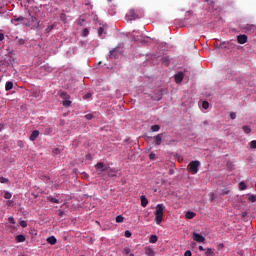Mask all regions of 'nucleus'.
Returning a JSON list of instances; mask_svg holds the SVG:
<instances>
[{
  "label": "nucleus",
  "mask_w": 256,
  "mask_h": 256,
  "mask_svg": "<svg viewBox=\"0 0 256 256\" xmlns=\"http://www.w3.org/2000/svg\"><path fill=\"white\" fill-rule=\"evenodd\" d=\"M122 253H123V255H129L131 253V249L130 248H124Z\"/></svg>",
  "instance_id": "obj_31"
},
{
  "label": "nucleus",
  "mask_w": 256,
  "mask_h": 256,
  "mask_svg": "<svg viewBox=\"0 0 256 256\" xmlns=\"http://www.w3.org/2000/svg\"><path fill=\"white\" fill-rule=\"evenodd\" d=\"M0 183H9V179L5 177H0Z\"/></svg>",
  "instance_id": "obj_36"
},
{
  "label": "nucleus",
  "mask_w": 256,
  "mask_h": 256,
  "mask_svg": "<svg viewBox=\"0 0 256 256\" xmlns=\"http://www.w3.org/2000/svg\"><path fill=\"white\" fill-rule=\"evenodd\" d=\"M161 129V126L159 125H153L151 126V131H153L154 133H157V131H159Z\"/></svg>",
  "instance_id": "obj_22"
},
{
  "label": "nucleus",
  "mask_w": 256,
  "mask_h": 256,
  "mask_svg": "<svg viewBox=\"0 0 256 256\" xmlns=\"http://www.w3.org/2000/svg\"><path fill=\"white\" fill-rule=\"evenodd\" d=\"M58 215H59V217H63V215H65V212H63V210H59Z\"/></svg>",
  "instance_id": "obj_48"
},
{
  "label": "nucleus",
  "mask_w": 256,
  "mask_h": 256,
  "mask_svg": "<svg viewBox=\"0 0 256 256\" xmlns=\"http://www.w3.org/2000/svg\"><path fill=\"white\" fill-rule=\"evenodd\" d=\"M17 243H25V235L20 234L15 237Z\"/></svg>",
  "instance_id": "obj_14"
},
{
  "label": "nucleus",
  "mask_w": 256,
  "mask_h": 256,
  "mask_svg": "<svg viewBox=\"0 0 256 256\" xmlns=\"http://www.w3.org/2000/svg\"><path fill=\"white\" fill-rule=\"evenodd\" d=\"M184 256H192L191 250H187V251L184 253Z\"/></svg>",
  "instance_id": "obj_47"
},
{
  "label": "nucleus",
  "mask_w": 256,
  "mask_h": 256,
  "mask_svg": "<svg viewBox=\"0 0 256 256\" xmlns=\"http://www.w3.org/2000/svg\"><path fill=\"white\" fill-rule=\"evenodd\" d=\"M222 48H226V46H225V42L224 43H222L221 45H220Z\"/></svg>",
  "instance_id": "obj_53"
},
{
  "label": "nucleus",
  "mask_w": 256,
  "mask_h": 256,
  "mask_svg": "<svg viewBox=\"0 0 256 256\" xmlns=\"http://www.w3.org/2000/svg\"><path fill=\"white\" fill-rule=\"evenodd\" d=\"M245 189H247V184H245V182H240L239 183V190L240 191H245Z\"/></svg>",
  "instance_id": "obj_21"
},
{
  "label": "nucleus",
  "mask_w": 256,
  "mask_h": 256,
  "mask_svg": "<svg viewBox=\"0 0 256 256\" xmlns=\"http://www.w3.org/2000/svg\"><path fill=\"white\" fill-rule=\"evenodd\" d=\"M164 210H165V206L163 204H158L156 206V211L154 212L156 225H161V223H163Z\"/></svg>",
  "instance_id": "obj_1"
},
{
  "label": "nucleus",
  "mask_w": 256,
  "mask_h": 256,
  "mask_svg": "<svg viewBox=\"0 0 256 256\" xmlns=\"http://www.w3.org/2000/svg\"><path fill=\"white\" fill-rule=\"evenodd\" d=\"M83 37H87L89 35V29L85 28L82 33Z\"/></svg>",
  "instance_id": "obj_37"
},
{
  "label": "nucleus",
  "mask_w": 256,
  "mask_h": 256,
  "mask_svg": "<svg viewBox=\"0 0 256 256\" xmlns=\"http://www.w3.org/2000/svg\"><path fill=\"white\" fill-rule=\"evenodd\" d=\"M154 141V145H161V143H163V133L157 134L156 136L153 137Z\"/></svg>",
  "instance_id": "obj_6"
},
{
  "label": "nucleus",
  "mask_w": 256,
  "mask_h": 256,
  "mask_svg": "<svg viewBox=\"0 0 256 256\" xmlns=\"http://www.w3.org/2000/svg\"><path fill=\"white\" fill-rule=\"evenodd\" d=\"M202 107H203V109H209V102L204 101V102L202 103Z\"/></svg>",
  "instance_id": "obj_35"
},
{
  "label": "nucleus",
  "mask_w": 256,
  "mask_h": 256,
  "mask_svg": "<svg viewBox=\"0 0 256 256\" xmlns=\"http://www.w3.org/2000/svg\"><path fill=\"white\" fill-rule=\"evenodd\" d=\"M248 201L250 203H256V195L255 194H252L248 197Z\"/></svg>",
  "instance_id": "obj_23"
},
{
  "label": "nucleus",
  "mask_w": 256,
  "mask_h": 256,
  "mask_svg": "<svg viewBox=\"0 0 256 256\" xmlns=\"http://www.w3.org/2000/svg\"><path fill=\"white\" fill-rule=\"evenodd\" d=\"M128 17L130 19V21H135V19H139V15L137 14V12L132 9L128 12Z\"/></svg>",
  "instance_id": "obj_7"
},
{
  "label": "nucleus",
  "mask_w": 256,
  "mask_h": 256,
  "mask_svg": "<svg viewBox=\"0 0 256 256\" xmlns=\"http://www.w3.org/2000/svg\"><path fill=\"white\" fill-rule=\"evenodd\" d=\"M198 249L199 251H205V248H203V246H199Z\"/></svg>",
  "instance_id": "obj_52"
},
{
  "label": "nucleus",
  "mask_w": 256,
  "mask_h": 256,
  "mask_svg": "<svg viewBox=\"0 0 256 256\" xmlns=\"http://www.w3.org/2000/svg\"><path fill=\"white\" fill-rule=\"evenodd\" d=\"M18 43H19V45H25V40L20 39V40L18 41Z\"/></svg>",
  "instance_id": "obj_50"
},
{
  "label": "nucleus",
  "mask_w": 256,
  "mask_h": 256,
  "mask_svg": "<svg viewBox=\"0 0 256 256\" xmlns=\"http://www.w3.org/2000/svg\"><path fill=\"white\" fill-rule=\"evenodd\" d=\"M230 119H237V114L235 112H231Z\"/></svg>",
  "instance_id": "obj_41"
},
{
  "label": "nucleus",
  "mask_w": 256,
  "mask_h": 256,
  "mask_svg": "<svg viewBox=\"0 0 256 256\" xmlns=\"http://www.w3.org/2000/svg\"><path fill=\"white\" fill-rule=\"evenodd\" d=\"M54 155H59V153H61V151L59 150V148H56L53 150Z\"/></svg>",
  "instance_id": "obj_46"
},
{
  "label": "nucleus",
  "mask_w": 256,
  "mask_h": 256,
  "mask_svg": "<svg viewBox=\"0 0 256 256\" xmlns=\"http://www.w3.org/2000/svg\"><path fill=\"white\" fill-rule=\"evenodd\" d=\"M149 159H150L151 161H155V159H157V156L155 155V153L151 152V153L149 154Z\"/></svg>",
  "instance_id": "obj_29"
},
{
  "label": "nucleus",
  "mask_w": 256,
  "mask_h": 256,
  "mask_svg": "<svg viewBox=\"0 0 256 256\" xmlns=\"http://www.w3.org/2000/svg\"><path fill=\"white\" fill-rule=\"evenodd\" d=\"M60 97L61 99H63L62 101V104H63V107H71V96H69V94H67L66 92H61L60 93Z\"/></svg>",
  "instance_id": "obj_3"
},
{
  "label": "nucleus",
  "mask_w": 256,
  "mask_h": 256,
  "mask_svg": "<svg viewBox=\"0 0 256 256\" xmlns=\"http://www.w3.org/2000/svg\"><path fill=\"white\" fill-rule=\"evenodd\" d=\"M48 201H49L50 203H59V199L53 198V197H51V196L48 197Z\"/></svg>",
  "instance_id": "obj_26"
},
{
  "label": "nucleus",
  "mask_w": 256,
  "mask_h": 256,
  "mask_svg": "<svg viewBox=\"0 0 256 256\" xmlns=\"http://www.w3.org/2000/svg\"><path fill=\"white\" fill-rule=\"evenodd\" d=\"M110 57L112 59H117L119 57V52L117 51V48L110 50Z\"/></svg>",
  "instance_id": "obj_11"
},
{
  "label": "nucleus",
  "mask_w": 256,
  "mask_h": 256,
  "mask_svg": "<svg viewBox=\"0 0 256 256\" xmlns=\"http://www.w3.org/2000/svg\"><path fill=\"white\" fill-rule=\"evenodd\" d=\"M5 39V35L3 33H0V41H3Z\"/></svg>",
  "instance_id": "obj_51"
},
{
  "label": "nucleus",
  "mask_w": 256,
  "mask_h": 256,
  "mask_svg": "<svg viewBox=\"0 0 256 256\" xmlns=\"http://www.w3.org/2000/svg\"><path fill=\"white\" fill-rule=\"evenodd\" d=\"M11 197H13V195L11 194V192H5L4 198H6V199H11Z\"/></svg>",
  "instance_id": "obj_34"
},
{
  "label": "nucleus",
  "mask_w": 256,
  "mask_h": 256,
  "mask_svg": "<svg viewBox=\"0 0 256 256\" xmlns=\"http://www.w3.org/2000/svg\"><path fill=\"white\" fill-rule=\"evenodd\" d=\"M91 97H93V94L89 92L83 96V99L87 100V99H91Z\"/></svg>",
  "instance_id": "obj_30"
},
{
  "label": "nucleus",
  "mask_w": 256,
  "mask_h": 256,
  "mask_svg": "<svg viewBox=\"0 0 256 256\" xmlns=\"http://www.w3.org/2000/svg\"><path fill=\"white\" fill-rule=\"evenodd\" d=\"M219 247H221L223 249V247H225V245L224 244H220Z\"/></svg>",
  "instance_id": "obj_55"
},
{
  "label": "nucleus",
  "mask_w": 256,
  "mask_h": 256,
  "mask_svg": "<svg viewBox=\"0 0 256 256\" xmlns=\"http://www.w3.org/2000/svg\"><path fill=\"white\" fill-rule=\"evenodd\" d=\"M54 28H55L54 25H50V26H48V27L45 29V31H46V33H51V31H53Z\"/></svg>",
  "instance_id": "obj_28"
},
{
  "label": "nucleus",
  "mask_w": 256,
  "mask_h": 256,
  "mask_svg": "<svg viewBox=\"0 0 256 256\" xmlns=\"http://www.w3.org/2000/svg\"><path fill=\"white\" fill-rule=\"evenodd\" d=\"M141 205L143 206V207H147V205L149 204V200H147V197H145V196H141Z\"/></svg>",
  "instance_id": "obj_16"
},
{
  "label": "nucleus",
  "mask_w": 256,
  "mask_h": 256,
  "mask_svg": "<svg viewBox=\"0 0 256 256\" xmlns=\"http://www.w3.org/2000/svg\"><path fill=\"white\" fill-rule=\"evenodd\" d=\"M124 235H125V237H127V238L131 237V231L126 230Z\"/></svg>",
  "instance_id": "obj_44"
},
{
  "label": "nucleus",
  "mask_w": 256,
  "mask_h": 256,
  "mask_svg": "<svg viewBox=\"0 0 256 256\" xmlns=\"http://www.w3.org/2000/svg\"><path fill=\"white\" fill-rule=\"evenodd\" d=\"M162 98L163 97L161 96V94L157 97H153V96L151 97L152 101H161Z\"/></svg>",
  "instance_id": "obj_32"
},
{
  "label": "nucleus",
  "mask_w": 256,
  "mask_h": 256,
  "mask_svg": "<svg viewBox=\"0 0 256 256\" xmlns=\"http://www.w3.org/2000/svg\"><path fill=\"white\" fill-rule=\"evenodd\" d=\"M124 219H125V218H124L122 215H118V216L116 217V223H123Z\"/></svg>",
  "instance_id": "obj_27"
},
{
  "label": "nucleus",
  "mask_w": 256,
  "mask_h": 256,
  "mask_svg": "<svg viewBox=\"0 0 256 256\" xmlns=\"http://www.w3.org/2000/svg\"><path fill=\"white\" fill-rule=\"evenodd\" d=\"M8 221H9V223H11L12 225H15V218L9 217V218H8Z\"/></svg>",
  "instance_id": "obj_43"
},
{
  "label": "nucleus",
  "mask_w": 256,
  "mask_h": 256,
  "mask_svg": "<svg viewBox=\"0 0 256 256\" xmlns=\"http://www.w3.org/2000/svg\"><path fill=\"white\" fill-rule=\"evenodd\" d=\"M230 191L229 189H223L221 192V195H229Z\"/></svg>",
  "instance_id": "obj_39"
},
{
  "label": "nucleus",
  "mask_w": 256,
  "mask_h": 256,
  "mask_svg": "<svg viewBox=\"0 0 256 256\" xmlns=\"http://www.w3.org/2000/svg\"><path fill=\"white\" fill-rule=\"evenodd\" d=\"M108 177H117V172L113 169L108 170Z\"/></svg>",
  "instance_id": "obj_20"
},
{
  "label": "nucleus",
  "mask_w": 256,
  "mask_h": 256,
  "mask_svg": "<svg viewBox=\"0 0 256 256\" xmlns=\"http://www.w3.org/2000/svg\"><path fill=\"white\" fill-rule=\"evenodd\" d=\"M108 2H111V0H107Z\"/></svg>",
  "instance_id": "obj_57"
},
{
  "label": "nucleus",
  "mask_w": 256,
  "mask_h": 256,
  "mask_svg": "<svg viewBox=\"0 0 256 256\" xmlns=\"http://www.w3.org/2000/svg\"><path fill=\"white\" fill-rule=\"evenodd\" d=\"M206 256H215V252L211 248H207L205 252Z\"/></svg>",
  "instance_id": "obj_18"
},
{
  "label": "nucleus",
  "mask_w": 256,
  "mask_h": 256,
  "mask_svg": "<svg viewBox=\"0 0 256 256\" xmlns=\"http://www.w3.org/2000/svg\"><path fill=\"white\" fill-rule=\"evenodd\" d=\"M209 197H210V201H215V193L211 192L209 194Z\"/></svg>",
  "instance_id": "obj_42"
},
{
  "label": "nucleus",
  "mask_w": 256,
  "mask_h": 256,
  "mask_svg": "<svg viewBox=\"0 0 256 256\" xmlns=\"http://www.w3.org/2000/svg\"><path fill=\"white\" fill-rule=\"evenodd\" d=\"M20 226L23 228L27 227V221L25 220L20 221Z\"/></svg>",
  "instance_id": "obj_40"
},
{
  "label": "nucleus",
  "mask_w": 256,
  "mask_h": 256,
  "mask_svg": "<svg viewBox=\"0 0 256 256\" xmlns=\"http://www.w3.org/2000/svg\"><path fill=\"white\" fill-rule=\"evenodd\" d=\"M85 119H87V121H91V119H93V114H86Z\"/></svg>",
  "instance_id": "obj_38"
},
{
  "label": "nucleus",
  "mask_w": 256,
  "mask_h": 256,
  "mask_svg": "<svg viewBox=\"0 0 256 256\" xmlns=\"http://www.w3.org/2000/svg\"><path fill=\"white\" fill-rule=\"evenodd\" d=\"M145 255L155 256V251H153V248H151V247H146L145 248Z\"/></svg>",
  "instance_id": "obj_13"
},
{
  "label": "nucleus",
  "mask_w": 256,
  "mask_h": 256,
  "mask_svg": "<svg viewBox=\"0 0 256 256\" xmlns=\"http://www.w3.org/2000/svg\"><path fill=\"white\" fill-rule=\"evenodd\" d=\"M129 256H135V254H133V253L130 252V253H129Z\"/></svg>",
  "instance_id": "obj_56"
},
{
  "label": "nucleus",
  "mask_w": 256,
  "mask_h": 256,
  "mask_svg": "<svg viewBox=\"0 0 256 256\" xmlns=\"http://www.w3.org/2000/svg\"><path fill=\"white\" fill-rule=\"evenodd\" d=\"M195 215H196L195 212L188 211L185 217L186 219H193Z\"/></svg>",
  "instance_id": "obj_19"
},
{
  "label": "nucleus",
  "mask_w": 256,
  "mask_h": 256,
  "mask_svg": "<svg viewBox=\"0 0 256 256\" xmlns=\"http://www.w3.org/2000/svg\"><path fill=\"white\" fill-rule=\"evenodd\" d=\"M47 242H48L50 245H55V244L57 243V238H55V236L48 237V238H47Z\"/></svg>",
  "instance_id": "obj_15"
},
{
  "label": "nucleus",
  "mask_w": 256,
  "mask_h": 256,
  "mask_svg": "<svg viewBox=\"0 0 256 256\" xmlns=\"http://www.w3.org/2000/svg\"><path fill=\"white\" fill-rule=\"evenodd\" d=\"M201 166V162L199 160L191 161L188 164V171L192 175H196V173H199V167Z\"/></svg>",
  "instance_id": "obj_2"
},
{
  "label": "nucleus",
  "mask_w": 256,
  "mask_h": 256,
  "mask_svg": "<svg viewBox=\"0 0 256 256\" xmlns=\"http://www.w3.org/2000/svg\"><path fill=\"white\" fill-rule=\"evenodd\" d=\"M3 131V125L0 124V132Z\"/></svg>",
  "instance_id": "obj_54"
},
{
  "label": "nucleus",
  "mask_w": 256,
  "mask_h": 256,
  "mask_svg": "<svg viewBox=\"0 0 256 256\" xmlns=\"http://www.w3.org/2000/svg\"><path fill=\"white\" fill-rule=\"evenodd\" d=\"M39 137V130H34L30 135V141H35Z\"/></svg>",
  "instance_id": "obj_12"
},
{
  "label": "nucleus",
  "mask_w": 256,
  "mask_h": 256,
  "mask_svg": "<svg viewBox=\"0 0 256 256\" xmlns=\"http://www.w3.org/2000/svg\"><path fill=\"white\" fill-rule=\"evenodd\" d=\"M95 169H97L98 171H101V173L107 171V166H105V163L103 162H99L95 165Z\"/></svg>",
  "instance_id": "obj_9"
},
{
  "label": "nucleus",
  "mask_w": 256,
  "mask_h": 256,
  "mask_svg": "<svg viewBox=\"0 0 256 256\" xmlns=\"http://www.w3.org/2000/svg\"><path fill=\"white\" fill-rule=\"evenodd\" d=\"M149 241L150 243H155L156 241H158L157 235H151Z\"/></svg>",
  "instance_id": "obj_25"
},
{
  "label": "nucleus",
  "mask_w": 256,
  "mask_h": 256,
  "mask_svg": "<svg viewBox=\"0 0 256 256\" xmlns=\"http://www.w3.org/2000/svg\"><path fill=\"white\" fill-rule=\"evenodd\" d=\"M103 27H100L99 29H98V35L99 36H102L103 35Z\"/></svg>",
  "instance_id": "obj_45"
},
{
  "label": "nucleus",
  "mask_w": 256,
  "mask_h": 256,
  "mask_svg": "<svg viewBox=\"0 0 256 256\" xmlns=\"http://www.w3.org/2000/svg\"><path fill=\"white\" fill-rule=\"evenodd\" d=\"M185 77V74H183V72H178L177 74H175L174 79L176 83H182L183 79Z\"/></svg>",
  "instance_id": "obj_10"
},
{
  "label": "nucleus",
  "mask_w": 256,
  "mask_h": 256,
  "mask_svg": "<svg viewBox=\"0 0 256 256\" xmlns=\"http://www.w3.org/2000/svg\"><path fill=\"white\" fill-rule=\"evenodd\" d=\"M11 89H13V82H11V81L6 82L5 90L11 91Z\"/></svg>",
  "instance_id": "obj_17"
},
{
  "label": "nucleus",
  "mask_w": 256,
  "mask_h": 256,
  "mask_svg": "<svg viewBox=\"0 0 256 256\" xmlns=\"http://www.w3.org/2000/svg\"><path fill=\"white\" fill-rule=\"evenodd\" d=\"M247 35L245 34H240L237 36V41L240 45H245V43H247Z\"/></svg>",
  "instance_id": "obj_8"
},
{
  "label": "nucleus",
  "mask_w": 256,
  "mask_h": 256,
  "mask_svg": "<svg viewBox=\"0 0 256 256\" xmlns=\"http://www.w3.org/2000/svg\"><path fill=\"white\" fill-rule=\"evenodd\" d=\"M25 18L23 16H20L18 18H16L14 21H23Z\"/></svg>",
  "instance_id": "obj_49"
},
{
  "label": "nucleus",
  "mask_w": 256,
  "mask_h": 256,
  "mask_svg": "<svg viewBox=\"0 0 256 256\" xmlns=\"http://www.w3.org/2000/svg\"><path fill=\"white\" fill-rule=\"evenodd\" d=\"M244 133H246L247 135H249V133H251V127L249 126H243L242 127Z\"/></svg>",
  "instance_id": "obj_24"
},
{
  "label": "nucleus",
  "mask_w": 256,
  "mask_h": 256,
  "mask_svg": "<svg viewBox=\"0 0 256 256\" xmlns=\"http://www.w3.org/2000/svg\"><path fill=\"white\" fill-rule=\"evenodd\" d=\"M245 33L248 35H256V25L255 24H247L244 27Z\"/></svg>",
  "instance_id": "obj_4"
},
{
  "label": "nucleus",
  "mask_w": 256,
  "mask_h": 256,
  "mask_svg": "<svg viewBox=\"0 0 256 256\" xmlns=\"http://www.w3.org/2000/svg\"><path fill=\"white\" fill-rule=\"evenodd\" d=\"M192 239L197 243H205V237H203V235L196 232H193Z\"/></svg>",
  "instance_id": "obj_5"
},
{
  "label": "nucleus",
  "mask_w": 256,
  "mask_h": 256,
  "mask_svg": "<svg viewBox=\"0 0 256 256\" xmlns=\"http://www.w3.org/2000/svg\"><path fill=\"white\" fill-rule=\"evenodd\" d=\"M250 148H251V149H256V140H252V141L250 142Z\"/></svg>",
  "instance_id": "obj_33"
}]
</instances>
